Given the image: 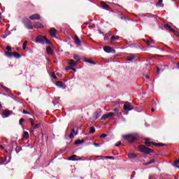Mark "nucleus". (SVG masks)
<instances>
[{"label":"nucleus","mask_w":179,"mask_h":179,"mask_svg":"<svg viewBox=\"0 0 179 179\" xmlns=\"http://www.w3.org/2000/svg\"><path fill=\"white\" fill-rule=\"evenodd\" d=\"M35 40L38 44H51V41L45 36L38 35Z\"/></svg>","instance_id":"nucleus-1"},{"label":"nucleus","mask_w":179,"mask_h":179,"mask_svg":"<svg viewBox=\"0 0 179 179\" xmlns=\"http://www.w3.org/2000/svg\"><path fill=\"white\" fill-rule=\"evenodd\" d=\"M138 150L142 152V153H145L147 155H149L150 153H153V150L146 148L145 145H140L138 147Z\"/></svg>","instance_id":"nucleus-2"},{"label":"nucleus","mask_w":179,"mask_h":179,"mask_svg":"<svg viewBox=\"0 0 179 179\" xmlns=\"http://www.w3.org/2000/svg\"><path fill=\"white\" fill-rule=\"evenodd\" d=\"M123 138L127 141V142H129V143H132V142H134L135 141V139H136L135 138L134 135L132 134H128L126 136H123Z\"/></svg>","instance_id":"nucleus-3"},{"label":"nucleus","mask_w":179,"mask_h":179,"mask_svg":"<svg viewBox=\"0 0 179 179\" xmlns=\"http://www.w3.org/2000/svg\"><path fill=\"white\" fill-rule=\"evenodd\" d=\"M125 111H131L134 109V106L129 103V102H126L123 106Z\"/></svg>","instance_id":"nucleus-4"},{"label":"nucleus","mask_w":179,"mask_h":179,"mask_svg":"<svg viewBox=\"0 0 179 179\" xmlns=\"http://www.w3.org/2000/svg\"><path fill=\"white\" fill-rule=\"evenodd\" d=\"M30 20H40L41 17L38 14H34L29 17Z\"/></svg>","instance_id":"nucleus-5"},{"label":"nucleus","mask_w":179,"mask_h":179,"mask_svg":"<svg viewBox=\"0 0 179 179\" xmlns=\"http://www.w3.org/2000/svg\"><path fill=\"white\" fill-rule=\"evenodd\" d=\"M3 118H8L10 115H12V111L5 110L1 113Z\"/></svg>","instance_id":"nucleus-6"},{"label":"nucleus","mask_w":179,"mask_h":179,"mask_svg":"<svg viewBox=\"0 0 179 179\" xmlns=\"http://www.w3.org/2000/svg\"><path fill=\"white\" fill-rule=\"evenodd\" d=\"M57 29H55V28H50V34L51 36V37H56L57 36Z\"/></svg>","instance_id":"nucleus-7"},{"label":"nucleus","mask_w":179,"mask_h":179,"mask_svg":"<svg viewBox=\"0 0 179 179\" xmlns=\"http://www.w3.org/2000/svg\"><path fill=\"white\" fill-rule=\"evenodd\" d=\"M135 58H136V56H135V55L134 54H131L130 55L127 56V61H129L130 62H132V61H134Z\"/></svg>","instance_id":"nucleus-8"},{"label":"nucleus","mask_w":179,"mask_h":179,"mask_svg":"<svg viewBox=\"0 0 179 179\" xmlns=\"http://www.w3.org/2000/svg\"><path fill=\"white\" fill-rule=\"evenodd\" d=\"M103 51H105V52L110 53V52H113V49H111L110 47L105 46L103 47Z\"/></svg>","instance_id":"nucleus-9"},{"label":"nucleus","mask_w":179,"mask_h":179,"mask_svg":"<svg viewBox=\"0 0 179 179\" xmlns=\"http://www.w3.org/2000/svg\"><path fill=\"white\" fill-rule=\"evenodd\" d=\"M101 5L103 9H106V10H108V8H110V6L107 3H106L104 1H102L101 3Z\"/></svg>","instance_id":"nucleus-10"},{"label":"nucleus","mask_w":179,"mask_h":179,"mask_svg":"<svg viewBox=\"0 0 179 179\" xmlns=\"http://www.w3.org/2000/svg\"><path fill=\"white\" fill-rule=\"evenodd\" d=\"M25 27L27 29H29V30H31V29H34V27L31 25V22H29L25 24Z\"/></svg>","instance_id":"nucleus-11"},{"label":"nucleus","mask_w":179,"mask_h":179,"mask_svg":"<svg viewBox=\"0 0 179 179\" xmlns=\"http://www.w3.org/2000/svg\"><path fill=\"white\" fill-rule=\"evenodd\" d=\"M74 40H75L76 44H77L78 45H82V43L80 42V39H79V37H78V36H76L74 37Z\"/></svg>","instance_id":"nucleus-12"},{"label":"nucleus","mask_w":179,"mask_h":179,"mask_svg":"<svg viewBox=\"0 0 179 179\" xmlns=\"http://www.w3.org/2000/svg\"><path fill=\"white\" fill-rule=\"evenodd\" d=\"M69 64L71 65V66H76L78 65V62L74 61L73 59H71L69 62Z\"/></svg>","instance_id":"nucleus-13"},{"label":"nucleus","mask_w":179,"mask_h":179,"mask_svg":"<svg viewBox=\"0 0 179 179\" xmlns=\"http://www.w3.org/2000/svg\"><path fill=\"white\" fill-rule=\"evenodd\" d=\"M150 139L149 138H145V145L146 146H151V145H155V143L152 142V141H149Z\"/></svg>","instance_id":"nucleus-14"},{"label":"nucleus","mask_w":179,"mask_h":179,"mask_svg":"<svg viewBox=\"0 0 179 179\" xmlns=\"http://www.w3.org/2000/svg\"><path fill=\"white\" fill-rule=\"evenodd\" d=\"M138 157V155L135 154V153H129L128 155V157L129 159H136V157Z\"/></svg>","instance_id":"nucleus-15"},{"label":"nucleus","mask_w":179,"mask_h":179,"mask_svg":"<svg viewBox=\"0 0 179 179\" xmlns=\"http://www.w3.org/2000/svg\"><path fill=\"white\" fill-rule=\"evenodd\" d=\"M77 159H78V155H73L69 158V160H71L72 162H76Z\"/></svg>","instance_id":"nucleus-16"},{"label":"nucleus","mask_w":179,"mask_h":179,"mask_svg":"<svg viewBox=\"0 0 179 179\" xmlns=\"http://www.w3.org/2000/svg\"><path fill=\"white\" fill-rule=\"evenodd\" d=\"M46 52L48 55H51L52 54V52H54V51L52 50V48L50 46H49L46 48Z\"/></svg>","instance_id":"nucleus-17"},{"label":"nucleus","mask_w":179,"mask_h":179,"mask_svg":"<svg viewBox=\"0 0 179 179\" xmlns=\"http://www.w3.org/2000/svg\"><path fill=\"white\" fill-rule=\"evenodd\" d=\"M34 27H35V29H42L43 25L41 24H40L39 22H36V23H35Z\"/></svg>","instance_id":"nucleus-18"},{"label":"nucleus","mask_w":179,"mask_h":179,"mask_svg":"<svg viewBox=\"0 0 179 179\" xmlns=\"http://www.w3.org/2000/svg\"><path fill=\"white\" fill-rule=\"evenodd\" d=\"M29 136H30L29 135V132L24 131L23 138H24L25 139H29Z\"/></svg>","instance_id":"nucleus-19"},{"label":"nucleus","mask_w":179,"mask_h":179,"mask_svg":"<svg viewBox=\"0 0 179 179\" xmlns=\"http://www.w3.org/2000/svg\"><path fill=\"white\" fill-rule=\"evenodd\" d=\"M56 86H57L58 87H64V83L61 81H58L57 83H56Z\"/></svg>","instance_id":"nucleus-20"},{"label":"nucleus","mask_w":179,"mask_h":179,"mask_svg":"<svg viewBox=\"0 0 179 179\" xmlns=\"http://www.w3.org/2000/svg\"><path fill=\"white\" fill-rule=\"evenodd\" d=\"M101 115V113H100L99 112H95L94 113L95 120H97V118H99Z\"/></svg>","instance_id":"nucleus-21"},{"label":"nucleus","mask_w":179,"mask_h":179,"mask_svg":"<svg viewBox=\"0 0 179 179\" xmlns=\"http://www.w3.org/2000/svg\"><path fill=\"white\" fill-rule=\"evenodd\" d=\"M6 57H8V58H11V57H13L14 53L12 52H6Z\"/></svg>","instance_id":"nucleus-22"},{"label":"nucleus","mask_w":179,"mask_h":179,"mask_svg":"<svg viewBox=\"0 0 179 179\" xmlns=\"http://www.w3.org/2000/svg\"><path fill=\"white\" fill-rule=\"evenodd\" d=\"M141 16L143 17H153V15L150 14V13H146V14H142Z\"/></svg>","instance_id":"nucleus-23"},{"label":"nucleus","mask_w":179,"mask_h":179,"mask_svg":"<svg viewBox=\"0 0 179 179\" xmlns=\"http://www.w3.org/2000/svg\"><path fill=\"white\" fill-rule=\"evenodd\" d=\"M155 162H156V161H155L154 159H152L151 161H150V162L145 163V166H149V164H153V163H155Z\"/></svg>","instance_id":"nucleus-24"},{"label":"nucleus","mask_w":179,"mask_h":179,"mask_svg":"<svg viewBox=\"0 0 179 179\" xmlns=\"http://www.w3.org/2000/svg\"><path fill=\"white\" fill-rule=\"evenodd\" d=\"M118 36H113L111 38H110V41L113 43V41H115V40H118Z\"/></svg>","instance_id":"nucleus-25"},{"label":"nucleus","mask_w":179,"mask_h":179,"mask_svg":"<svg viewBox=\"0 0 179 179\" xmlns=\"http://www.w3.org/2000/svg\"><path fill=\"white\" fill-rule=\"evenodd\" d=\"M13 53H14L13 57H15V58H20V57H22L19 53L16 52H14Z\"/></svg>","instance_id":"nucleus-26"},{"label":"nucleus","mask_w":179,"mask_h":179,"mask_svg":"<svg viewBox=\"0 0 179 179\" xmlns=\"http://www.w3.org/2000/svg\"><path fill=\"white\" fill-rule=\"evenodd\" d=\"M73 134H75V129H72V131L71 132V134H70V135H69V138H70L71 139H72V138H73V136H73Z\"/></svg>","instance_id":"nucleus-27"},{"label":"nucleus","mask_w":179,"mask_h":179,"mask_svg":"<svg viewBox=\"0 0 179 179\" xmlns=\"http://www.w3.org/2000/svg\"><path fill=\"white\" fill-rule=\"evenodd\" d=\"M83 142H85V140H78L75 142V145H80V143H83Z\"/></svg>","instance_id":"nucleus-28"},{"label":"nucleus","mask_w":179,"mask_h":179,"mask_svg":"<svg viewBox=\"0 0 179 179\" xmlns=\"http://www.w3.org/2000/svg\"><path fill=\"white\" fill-rule=\"evenodd\" d=\"M73 58L76 60V62H78V61L80 60V58L79 57V55H74Z\"/></svg>","instance_id":"nucleus-29"},{"label":"nucleus","mask_w":179,"mask_h":179,"mask_svg":"<svg viewBox=\"0 0 179 179\" xmlns=\"http://www.w3.org/2000/svg\"><path fill=\"white\" fill-rule=\"evenodd\" d=\"M111 36V32L106 34L104 37V40H108V38Z\"/></svg>","instance_id":"nucleus-30"},{"label":"nucleus","mask_w":179,"mask_h":179,"mask_svg":"<svg viewBox=\"0 0 179 179\" xmlns=\"http://www.w3.org/2000/svg\"><path fill=\"white\" fill-rule=\"evenodd\" d=\"M94 132H96V129H94V127H91L90 130V134H94Z\"/></svg>","instance_id":"nucleus-31"},{"label":"nucleus","mask_w":179,"mask_h":179,"mask_svg":"<svg viewBox=\"0 0 179 179\" xmlns=\"http://www.w3.org/2000/svg\"><path fill=\"white\" fill-rule=\"evenodd\" d=\"M114 115H115V113L110 112L109 113H108V117L110 118L111 117H114Z\"/></svg>","instance_id":"nucleus-32"},{"label":"nucleus","mask_w":179,"mask_h":179,"mask_svg":"<svg viewBox=\"0 0 179 179\" xmlns=\"http://www.w3.org/2000/svg\"><path fill=\"white\" fill-rule=\"evenodd\" d=\"M85 62H88V64H92V65H96V62H94L92 60L87 59V60H85Z\"/></svg>","instance_id":"nucleus-33"},{"label":"nucleus","mask_w":179,"mask_h":179,"mask_svg":"<svg viewBox=\"0 0 179 179\" xmlns=\"http://www.w3.org/2000/svg\"><path fill=\"white\" fill-rule=\"evenodd\" d=\"M26 47H27V41H25L23 43L22 48L23 50H26Z\"/></svg>","instance_id":"nucleus-34"},{"label":"nucleus","mask_w":179,"mask_h":179,"mask_svg":"<svg viewBox=\"0 0 179 179\" xmlns=\"http://www.w3.org/2000/svg\"><path fill=\"white\" fill-rule=\"evenodd\" d=\"M83 160H85V157H78L77 159H76V162H82Z\"/></svg>","instance_id":"nucleus-35"},{"label":"nucleus","mask_w":179,"mask_h":179,"mask_svg":"<svg viewBox=\"0 0 179 179\" xmlns=\"http://www.w3.org/2000/svg\"><path fill=\"white\" fill-rule=\"evenodd\" d=\"M178 164H179V160L176 161V162L173 164V166L177 169H179V165H178Z\"/></svg>","instance_id":"nucleus-36"},{"label":"nucleus","mask_w":179,"mask_h":179,"mask_svg":"<svg viewBox=\"0 0 179 179\" xmlns=\"http://www.w3.org/2000/svg\"><path fill=\"white\" fill-rule=\"evenodd\" d=\"M107 118H108V115L105 114L102 116L101 120H107Z\"/></svg>","instance_id":"nucleus-37"},{"label":"nucleus","mask_w":179,"mask_h":179,"mask_svg":"<svg viewBox=\"0 0 179 179\" xmlns=\"http://www.w3.org/2000/svg\"><path fill=\"white\" fill-rule=\"evenodd\" d=\"M29 121L31 122V125L32 127L34 126V120H33V118H29Z\"/></svg>","instance_id":"nucleus-38"},{"label":"nucleus","mask_w":179,"mask_h":179,"mask_svg":"<svg viewBox=\"0 0 179 179\" xmlns=\"http://www.w3.org/2000/svg\"><path fill=\"white\" fill-rule=\"evenodd\" d=\"M23 122H24V119L21 118V119L20 120V121H19V124H20V125H22Z\"/></svg>","instance_id":"nucleus-39"},{"label":"nucleus","mask_w":179,"mask_h":179,"mask_svg":"<svg viewBox=\"0 0 179 179\" xmlns=\"http://www.w3.org/2000/svg\"><path fill=\"white\" fill-rule=\"evenodd\" d=\"M59 101V98H55V101H53L54 106H55V104H57L55 102L57 101V103H58Z\"/></svg>","instance_id":"nucleus-40"},{"label":"nucleus","mask_w":179,"mask_h":179,"mask_svg":"<svg viewBox=\"0 0 179 179\" xmlns=\"http://www.w3.org/2000/svg\"><path fill=\"white\" fill-rule=\"evenodd\" d=\"M106 136H107V134H102L100 135L99 138H106Z\"/></svg>","instance_id":"nucleus-41"},{"label":"nucleus","mask_w":179,"mask_h":179,"mask_svg":"<svg viewBox=\"0 0 179 179\" xmlns=\"http://www.w3.org/2000/svg\"><path fill=\"white\" fill-rule=\"evenodd\" d=\"M105 159H111L112 160H114V157L112 156H108V157H105Z\"/></svg>","instance_id":"nucleus-42"},{"label":"nucleus","mask_w":179,"mask_h":179,"mask_svg":"<svg viewBox=\"0 0 179 179\" xmlns=\"http://www.w3.org/2000/svg\"><path fill=\"white\" fill-rule=\"evenodd\" d=\"M163 3V0H159L158 3H157V6L162 5Z\"/></svg>","instance_id":"nucleus-43"},{"label":"nucleus","mask_w":179,"mask_h":179,"mask_svg":"<svg viewBox=\"0 0 179 179\" xmlns=\"http://www.w3.org/2000/svg\"><path fill=\"white\" fill-rule=\"evenodd\" d=\"M40 127L39 124H36L34 125V129H37V128H38Z\"/></svg>","instance_id":"nucleus-44"},{"label":"nucleus","mask_w":179,"mask_h":179,"mask_svg":"<svg viewBox=\"0 0 179 179\" xmlns=\"http://www.w3.org/2000/svg\"><path fill=\"white\" fill-rule=\"evenodd\" d=\"M113 111L116 112V114H118L120 113V110L118 108L113 109Z\"/></svg>","instance_id":"nucleus-45"},{"label":"nucleus","mask_w":179,"mask_h":179,"mask_svg":"<svg viewBox=\"0 0 179 179\" xmlns=\"http://www.w3.org/2000/svg\"><path fill=\"white\" fill-rule=\"evenodd\" d=\"M3 88L4 89V90H6V92H10V90L7 88L6 87H3Z\"/></svg>","instance_id":"nucleus-46"},{"label":"nucleus","mask_w":179,"mask_h":179,"mask_svg":"<svg viewBox=\"0 0 179 179\" xmlns=\"http://www.w3.org/2000/svg\"><path fill=\"white\" fill-rule=\"evenodd\" d=\"M6 50H7V51H11L12 48H10V46H7Z\"/></svg>","instance_id":"nucleus-47"},{"label":"nucleus","mask_w":179,"mask_h":179,"mask_svg":"<svg viewBox=\"0 0 179 179\" xmlns=\"http://www.w3.org/2000/svg\"><path fill=\"white\" fill-rule=\"evenodd\" d=\"M155 146H163V144L162 143H155Z\"/></svg>","instance_id":"nucleus-48"},{"label":"nucleus","mask_w":179,"mask_h":179,"mask_svg":"<svg viewBox=\"0 0 179 179\" xmlns=\"http://www.w3.org/2000/svg\"><path fill=\"white\" fill-rule=\"evenodd\" d=\"M52 76L54 79H57V76L54 73H52Z\"/></svg>","instance_id":"nucleus-49"},{"label":"nucleus","mask_w":179,"mask_h":179,"mask_svg":"<svg viewBox=\"0 0 179 179\" xmlns=\"http://www.w3.org/2000/svg\"><path fill=\"white\" fill-rule=\"evenodd\" d=\"M120 145H121V141H119L117 143H116L115 145V146H116L117 148H118V146H120Z\"/></svg>","instance_id":"nucleus-50"},{"label":"nucleus","mask_w":179,"mask_h":179,"mask_svg":"<svg viewBox=\"0 0 179 179\" xmlns=\"http://www.w3.org/2000/svg\"><path fill=\"white\" fill-rule=\"evenodd\" d=\"M94 145L96 146V148H100V144L94 143Z\"/></svg>","instance_id":"nucleus-51"},{"label":"nucleus","mask_w":179,"mask_h":179,"mask_svg":"<svg viewBox=\"0 0 179 179\" xmlns=\"http://www.w3.org/2000/svg\"><path fill=\"white\" fill-rule=\"evenodd\" d=\"M23 114H29V115H30V113L27 112V110H23Z\"/></svg>","instance_id":"nucleus-52"},{"label":"nucleus","mask_w":179,"mask_h":179,"mask_svg":"<svg viewBox=\"0 0 179 179\" xmlns=\"http://www.w3.org/2000/svg\"><path fill=\"white\" fill-rule=\"evenodd\" d=\"M151 43H153V42H152V41L151 42V41H147L148 45H150Z\"/></svg>","instance_id":"nucleus-53"},{"label":"nucleus","mask_w":179,"mask_h":179,"mask_svg":"<svg viewBox=\"0 0 179 179\" xmlns=\"http://www.w3.org/2000/svg\"><path fill=\"white\" fill-rule=\"evenodd\" d=\"M0 149L3 150V149H5V147H3V145H0Z\"/></svg>","instance_id":"nucleus-54"},{"label":"nucleus","mask_w":179,"mask_h":179,"mask_svg":"<svg viewBox=\"0 0 179 179\" xmlns=\"http://www.w3.org/2000/svg\"><path fill=\"white\" fill-rule=\"evenodd\" d=\"M176 66H177V69H179V62L177 63Z\"/></svg>","instance_id":"nucleus-55"},{"label":"nucleus","mask_w":179,"mask_h":179,"mask_svg":"<svg viewBox=\"0 0 179 179\" xmlns=\"http://www.w3.org/2000/svg\"><path fill=\"white\" fill-rule=\"evenodd\" d=\"M145 79H150L149 76H145Z\"/></svg>","instance_id":"nucleus-56"},{"label":"nucleus","mask_w":179,"mask_h":179,"mask_svg":"<svg viewBox=\"0 0 179 179\" xmlns=\"http://www.w3.org/2000/svg\"><path fill=\"white\" fill-rule=\"evenodd\" d=\"M160 72V69L157 68V73Z\"/></svg>","instance_id":"nucleus-57"},{"label":"nucleus","mask_w":179,"mask_h":179,"mask_svg":"<svg viewBox=\"0 0 179 179\" xmlns=\"http://www.w3.org/2000/svg\"><path fill=\"white\" fill-rule=\"evenodd\" d=\"M151 111H152V113H155V108H152L151 109Z\"/></svg>","instance_id":"nucleus-58"},{"label":"nucleus","mask_w":179,"mask_h":179,"mask_svg":"<svg viewBox=\"0 0 179 179\" xmlns=\"http://www.w3.org/2000/svg\"><path fill=\"white\" fill-rule=\"evenodd\" d=\"M3 38H6V36H1Z\"/></svg>","instance_id":"nucleus-59"},{"label":"nucleus","mask_w":179,"mask_h":179,"mask_svg":"<svg viewBox=\"0 0 179 179\" xmlns=\"http://www.w3.org/2000/svg\"><path fill=\"white\" fill-rule=\"evenodd\" d=\"M71 69H72L73 71H75V69H73V68H71Z\"/></svg>","instance_id":"nucleus-60"},{"label":"nucleus","mask_w":179,"mask_h":179,"mask_svg":"<svg viewBox=\"0 0 179 179\" xmlns=\"http://www.w3.org/2000/svg\"><path fill=\"white\" fill-rule=\"evenodd\" d=\"M0 86H1V87H3V85H2L1 83H0Z\"/></svg>","instance_id":"nucleus-61"},{"label":"nucleus","mask_w":179,"mask_h":179,"mask_svg":"<svg viewBox=\"0 0 179 179\" xmlns=\"http://www.w3.org/2000/svg\"><path fill=\"white\" fill-rule=\"evenodd\" d=\"M2 108V105L0 103V108Z\"/></svg>","instance_id":"nucleus-62"},{"label":"nucleus","mask_w":179,"mask_h":179,"mask_svg":"<svg viewBox=\"0 0 179 179\" xmlns=\"http://www.w3.org/2000/svg\"><path fill=\"white\" fill-rule=\"evenodd\" d=\"M69 69H71V68H67V69H66L67 71L69 70Z\"/></svg>","instance_id":"nucleus-63"},{"label":"nucleus","mask_w":179,"mask_h":179,"mask_svg":"<svg viewBox=\"0 0 179 179\" xmlns=\"http://www.w3.org/2000/svg\"><path fill=\"white\" fill-rule=\"evenodd\" d=\"M172 1H174V0H172Z\"/></svg>","instance_id":"nucleus-64"}]
</instances>
